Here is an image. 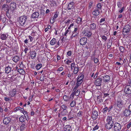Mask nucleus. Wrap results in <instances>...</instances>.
I'll list each match as a JSON object with an SVG mask.
<instances>
[{
	"mask_svg": "<svg viewBox=\"0 0 131 131\" xmlns=\"http://www.w3.org/2000/svg\"><path fill=\"white\" fill-rule=\"evenodd\" d=\"M82 21V18L80 17H78L77 19V23L79 24H80Z\"/></svg>",
	"mask_w": 131,
	"mask_h": 131,
	"instance_id": "f704fd0d",
	"label": "nucleus"
},
{
	"mask_svg": "<svg viewBox=\"0 0 131 131\" xmlns=\"http://www.w3.org/2000/svg\"><path fill=\"white\" fill-rule=\"evenodd\" d=\"M68 98V97L66 95H64L63 97V99L65 101H67Z\"/></svg>",
	"mask_w": 131,
	"mask_h": 131,
	"instance_id": "bf43d9fd",
	"label": "nucleus"
},
{
	"mask_svg": "<svg viewBox=\"0 0 131 131\" xmlns=\"http://www.w3.org/2000/svg\"><path fill=\"white\" fill-rule=\"evenodd\" d=\"M20 121L21 122H25L27 120L25 116H21L19 118Z\"/></svg>",
	"mask_w": 131,
	"mask_h": 131,
	"instance_id": "b1692460",
	"label": "nucleus"
},
{
	"mask_svg": "<svg viewBox=\"0 0 131 131\" xmlns=\"http://www.w3.org/2000/svg\"><path fill=\"white\" fill-rule=\"evenodd\" d=\"M70 34L72 33L71 36L70 37L72 39L73 38L77 37L78 35V33L77 32H72V33L70 32Z\"/></svg>",
	"mask_w": 131,
	"mask_h": 131,
	"instance_id": "a878e982",
	"label": "nucleus"
},
{
	"mask_svg": "<svg viewBox=\"0 0 131 131\" xmlns=\"http://www.w3.org/2000/svg\"><path fill=\"white\" fill-rule=\"evenodd\" d=\"M107 122H110L114 123L113 119H112L111 116H108L107 117L106 119Z\"/></svg>",
	"mask_w": 131,
	"mask_h": 131,
	"instance_id": "4be33fe9",
	"label": "nucleus"
},
{
	"mask_svg": "<svg viewBox=\"0 0 131 131\" xmlns=\"http://www.w3.org/2000/svg\"><path fill=\"white\" fill-rule=\"evenodd\" d=\"M69 30L68 29H67L66 30V32L65 33V36H67V33L69 32Z\"/></svg>",
	"mask_w": 131,
	"mask_h": 131,
	"instance_id": "774afa93",
	"label": "nucleus"
},
{
	"mask_svg": "<svg viewBox=\"0 0 131 131\" xmlns=\"http://www.w3.org/2000/svg\"><path fill=\"white\" fill-rule=\"evenodd\" d=\"M114 123L107 122V123L105 126V127L107 129L109 130L111 129L113 126H114Z\"/></svg>",
	"mask_w": 131,
	"mask_h": 131,
	"instance_id": "4468645a",
	"label": "nucleus"
},
{
	"mask_svg": "<svg viewBox=\"0 0 131 131\" xmlns=\"http://www.w3.org/2000/svg\"><path fill=\"white\" fill-rule=\"evenodd\" d=\"M93 61L95 63H97L99 62V60L96 58H94L93 59Z\"/></svg>",
	"mask_w": 131,
	"mask_h": 131,
	"instance_id": "49530a36",
	"label": "nucleus"
},
{
	"mask_svg": "<svg viewBox=\"0 0 131 131\" xmlns=\"http://www.w3.org/2000/svg\"><path fill=\"white\" fill-rule=\"evenodd\" d=\"M130 28V26L128 25L125 26L124 28L123 32L126 35L128 34Z\"/></svg>",
	"mask_w": 131,
	"mask_h": 131,
	"instance_id": "0eeeda50",
	"label": "nucleus"
},
{
	"mask_svg": "<svg viewBox=\"0 0 131 131\" xmlns=\"http://www.w3.org/2000/svg\"><path fill=\"white\" fill-rule=\"evenodd\" d=\"M105 20V18H101V19L100 21V23H102Z\"/></svg>",
	"mask_w": 131,
	"mask_h": 131,
	"instance_id": "e2e57ef3",
	"label": "nucleus"
},
{
	"mask_svg": "<svg viewBox=\"0 0 131 131\" xmlns=\"http://www.w3.org/2000/svg\"><path fill=\"white\" fill-rule=\"evenodd\" d=\"M76 104V102L75 101H72L70 104V105L71 107H73Z\"/></svg>",
	"mask_w": 131,
	"mask_h": 131,
	"instance_id": "c9c22d12",
	"label": "nucleus"
},
{
	"mask_svg": "<svg viewBox=\"0 0 131 131\" xmlns=\"http://www.w3.org/2000/svg\"><path fill=\"white\" fill-rule=\"evenodd\" d=\"M87 39L86 38L84 37L81 38L80 40V43L81 45H83L87 42Z\"/></svg>",
	"mask_w": 131,
	"mask_h": 131,
	"instance_id": "f8f14e48",
	"label": "nucleus"
},
{
	"mask_svg": "<svg viewBox=\"0 0 131 131\" xmlns=\"http://www.w3.org/2000/svg\"><path fill=\"white\" fill-rule=\"evenodd\" d=\"M124 91L126 94H130L131 93V86L129 85L126 86L124 90Z\"/></svg>",
	"mask_w": 131,
	"mask_h": 131,
	"instance_id": "6e6552de",
	"label": "nucleus"
},
{
	"mask_svg": "<svg viewBox=\"0 0 131 131\" xmlns=\"http://www.w3.org/2000/svg\"><path fill=\"white\" fill-rule=\"evenodd\" d=\"M124 104L122 100L119 99H118L113 105L114 110H121L123 107Z\"/></svg>",
	"mask_w": 131,
	"mask_h": 131,
	"instance_id": "f257e3e1",
	"label": "nucleus"
},
{
	"mask_svg": "<svg viewBox=\"0 0 131 131\" xmlns=\"http://www.w3.org/2000/svg\"><path fill=\"white\" fill-rule=\"evenodd\" d=\"M72 61L71 60H68L66 62V64L67 65H70V63H71Z\"/></svg>",
	"mask_w": 131,
	"mask_h": 131,
	"instance_id": "603ef678",
	"label": "nucleus"
},
{
	"mask_svg": "<svg viewBox=\"0 0 131 131\" xmlns=\"http://www.w3.org/2000/svg\"><path fill=\"white\" fill-rule=\"evenodd\" d=\"M77 67H78L77 65L74 62L71 63V68L72 70H73Z\"/></svg>",
	"mask_w": 131,
	"mask_h": 131,
	"instance_id": "c85d7f7f",
	"label": "nucleus"
},
{
	"mask_svg": "<svg viewBox=\"0 0 131 131\" xmlns=\"http://www.w3.org/2000/svg\"><path fill=\"white\" fill-rule=\"evenodd\" d=\"M109 109L107 107H106L105 108H103V112H106L107 110H108V111Z\"/></svg>",
	"mask_w": 131,
	"mask_h": 131,
	"instance_id": "09e8293b",
	"label": "nucleus"
},
{
	"mask_svg": "<svg viewBox=\"0 0 131 131\" xmlns=\"http://www.w3.org/2000/svg\"><path fill=\"white\" fill-rule=\"evenodd\" d=\"M100 36L102 38V39L105 41H106L107 40V38L105 36L101 35Z\"/></svg>",
	"mask_w": 131,
	"mask_h": 131,
	"instance_id": "c03bdc74",
	"label": "nucleus"
},
{
	"mask_svg": "<svg viewBox=\"0 0 131 131\" xmlns=\"http://www.w3.org/2000/svg\"><path fill=\"white\" fill-rule=\"evenodd\" d=\"M80 85H79V84L76 83V85L74 87L73 89V90L74 91L76 90V89L78 88Z\"/></svg>",
	"mask_w": 131,
	"mask_h": 131,
	"instance_id": "3c124183",
	"label": "nucleus"
},
{
	"mask_svg": "<svg viewBox=\"0 0 131 131\" xmlns=\"http://www.w3.org/2000/svg\"><path fill=\"white\" fill-rule=\"evenodd\" d=\"M131 127V122L130 123L127 125V128H129Z\"/></svg>",
	"mask_w": 131,
	"mask_h": 131,
	"instance_id": "69168bd1",
	"label": "nucleus"
},
{
	"mask_svg": "<svg viewBox=\"0 0 131 131\" xmlns=\"http://www.w3.org/2000/svg\"><path fill=\"white\" fill-rule=\"evenodd\" d=\"M124 8L123 7H122L121 8L120 10L119 11V12L120 13H122L123 10Z\"/></svg>",
	"mask_w": 131,
	"mask_h": 131,
	"instance_id": "338daca9",
	"label": "nucleus"
},
{
	"mask_svg": "<svg viewBox=\"0 0 131 131\" xmlns=\"http://www.w3.org/2000/svg\"><path fill=\"white\" fill-rule=\"evenodd\" d=\"M18 71L19 73H20L24 72V71L22 69H19L18 70Z\"/></svg>",
	"mask_w": 131,
	"mask_h": 131,
	"instance_id": "a18cd8bd",
	"label": "nucleus"
},
{
	"mask_svg": "<svg viewBox=\"0 0 131 131\" xmlns=\"http://www.w3.org/2000/svg\"><path fill=\"white\" fill-rule=\"evenodd\" d=\"M99 126H97V125H96L93 128V130L94 131L98 129L99 128Z\"/></svg>",
	"mask_w": 131,
	"mask_h": 131,
	"instance_id": "864d4df0",
	"label": "nucleus"
},
{
	"mask_svg": "<svg viewBox=\"0 0 131 131\" xmlns=\"http://www.w3.org/2000/svg\"><path fill=\"white\" fill-rule=\"evenodd\" d=\"M3 9L7 13L8 12L9 10H10L9 9L8 6L7 4H4L2 6Z\"/></svg>",
	"mask_w": 131,
	"mask_h": 131,
	"instance_id": "6ab92c4d",
	"label": "nucleus"
},
{
	"mask_svg": "<svg viewBox=\"0 0 131 131\" xmlns=\"http://www.w3.org/2000/svg\"><path fill=\"white\" fill-rule=\"evenodd\" d=\"M27 18V16H21L20 17L18 21L21 26H23L25 25Z\"/></svg>",
	"mask_w": 131,
	"mask_h": 131,
	"instance_id": "f03ea898",
	"label": "nucleus"
},
{
	"mask_svg": "<svg viewBox=\"0 0 131 131\" xmlns=\"http://www.w3.org/2000/svg\"><path fill=\"white\" fill-rule=\"evenodd\" d=\"M98 116V112L95 110H93L91 115L92 118L94 120H95L97 118Z\"/></svg>",
	"mask_w": 131,
	"mask_h": 131,
	"instance_id": "1a4fd4ad",
	"label": "nucleus"
},
{
	"mask_svg": "<svg viewBox=\"0 0 131 131\" xmlns=\"http://www.w3.org/2000/svg\"><path fill=\"white\" fill-rule=\"evenodd\" d=\"M39 16V14L38 12H35L32 14L31 17L33 18H38Z\"/></svg>",
	"mask_w": 131,
	"mask_h": 131,
	"instance_id": "412c9836",
	"label": "nucleus"
},
{
	"mask_svg": "<svg viewBox=\"0 0 131 131\" xmlns=\"http://www.w3.org/2000/svg\"><path fill=\"white\" fill-rule=\"evenodd\" d=\"M90 27L91 29H94L96 28V25L95 24L93 23L91 24Z\"/></svg>",
	"mask_w": 131,
	"mask_h": 131,
	"instance_id": "2f4dec72",
	"label": "nucleus"
},
{
	"mask_svg": "<svg viewBox=\"0 0 131 131\" xmlns=\"http://www.w3.org/2000/svg\"><path fill=\"white\" fill-rule=\"evenodd\" d=\"M28 37L29 39H30V41H32L33 39V38L30 36H28Z\"/></svg>",
	"mask_w": 131,
	"mask_h": 131,
	"instance_id": "13d9d810",
	"label": "nucleus"
},
{
	"mask_svg": "<svg viewBox=\"0 0 131 131\" xmlns=\"http://www.w3.org/2000/svg\"><path fill=\"white\" fill-rule=\"evenodd\" d=\"M61 108L63 110H66L67 108V106L65 105H63L61 106Z\"/></svg>",
	"mask_w": 131,
	"mask_h": 131,
	"instance_id": "a19ab883",
	"label": "nucleus"
},
{
	"mask_svg": "<svg viewBox=\"0 0 131 131\" xmlns=\"http://www.w3.org/2000/svg\"><path fill=\"white\" fill-rule=\"evenodd\" d=\"M37 53L35 51H33L31 52L30 53V58L32 59H35L36 57Z\"/></svg>",
	"mask_w": 131,
	"mask_h": 131,
	"instance_id": "f3484780",
	"label": "nucleus"
},
{
	"mask_svg": "<svg viewBox=\"0 0 131 131\" xmlns=\"http://www.w3.org/2000/svg\"><path fill=\"white\" fill-rule=\"evenodd\" d=\"M63 70V68L62 67H60L58 69V71H61Z\"/></svg>",
	"mask_w": 131,
	"mask_h": 131,
	"instance_id": "052dcab7",
	"label": "nucleus"
},
{
	"mask_svg": "<svg viewBox=\"0 0 131 131\" xmlns=\"http://www.w3.org/2000/svg\"><path fill=\"white\" fill-rule=\"evenodd\" d=\"M11 121V118L9 117H6L3 120V123L5 125L8 124Z\"/></svg>",
	"mask_w": 131,
	"mask_h": 131,
	"instance_id": "ddd939ff",
	"label": "nucleus"
},
{
	"mask_svg": "<svg viewBox=\"0 0 131 131\" xmlns=\"http://www.w3.org/2000/svg\"><path fill=\"white\" fill-rule=\"evenodd\" d=\"M72 54V52L71 51H69L67 52V55L68 56H70Z\"/></svg>",
	"mask_w": 131,
	"mask_h": 131,
	"instance_id": "8fccbe9b",
	"label": "nucleus"
},
{
	"mask_svg": "<svg viewBox=\"0 0 131 131\" xmlns=\"http://www.w3.org/2000/svg\"><path fill=\"white\" fill-rule=\"evenodd\" d=\"M19 59V57L18 56L14 57L13 59V60L15 62H18Z\"/></svg>",
	"mask_w": 131,
	"mask_h": 131,
	"instance_id": "cd10ccee",
	"label": "nucleus"
},
{
	"mask_svg": "<svg viewBox=\"0 0 131 131\" xmlns=\"http://www.w3.org/2000/svg\"><path fill=\"white\" fill-rule=\"evenodd\" d=\"M4 100L6 101H9L10 99L8 97H5L4 98Z\"/></svg>",
	"mask_w": 131,
	"mask_h": 131,
	"instance_id": "0e129e2a",
	"label": "nucleus"
},
{
	"mask_svg": "<svg viewBox=\"0 0 131 131\" xmlns=\"http://www.w3.org/2000/svg\"><path fill=\"white\" fill-rule=\"evenodd\" d=\"M131 112L129 109H125L123 112V115L125 116H128L130 115Z\"/></svg>",
	"mask_w": 131,
	"mask_h": 131,
	"instance_id": "2eb2a0df",
	"label": "nucleus"
},
{
	"mask_svg": "<svg viewBox=\"0 0 131 131\" xmlns=\"http://www.w3.org/2000/svg\"><path fill=\"white\" fill-rule=\"evenodd\" d=\"M59 129H58V131H61V129L62 127V126L61 124L59 125Z\"/></svg>",
	"mask_w": 131,
	"mask_h": 131,
	"instance_id": "de8ad7c7",
	"label": "nucleus"
},
{
	"mask_svg": "<svg viewBox=\"0 0 131 131\" xmlns=\"http://www.w3.org/2000/svg\"><path fill=\"white\" fill-rule=\"evenodd\" d=\"M66 129L65 130H67V131H71L70 129H71V126L69 125H68L66 126Z\"/></svg>",
	"mask_w": 131,
	"mask_h": 131,
	"instance_id": "ea45409f",
	"label": "nucleus"
},
{
	"mask_svg": "<svg viewBox=\"0 0 131 131\" xmlns=\"http://www.w3.org/2000/svg\"><path fill=\"white\" fill-rule=\"evenodd\" d=\"M67 111L66 110H63L61 112V114L62 115H64L67 113Z\"/></svg>",
	"mask_w": 131,
	"mask_h": 131,
	"instance_id": "79ce46f5",
	"label": "nucleus"
},
{
	"mask_svg": "<svg viewBox=\"0 0 131 131\" xmlns=\"http://www.w3.org/2000/svg\"><path fill=\"white\" fill-rule=\"evenodd\" d=\"M31 36L34 37L37 36V35H38V34H37V32L35 31L32 32L31 34Z\"/></svg>",
	"mask_w": 131,
	"mask_h": 131,
	"instance_id": "58836bf2",
	"label": "nucleus"
},
{
	"mask_svg": "<svg viewBox=\"0 0 131 131\" xmlns=\"http://www.w3.org/2000/svg\"><path fill=\"white\" fill-rule=\"evenodd\" d=\"M10 10L11 11H13L16 7V4L14 2L11 3L10 4Z\"/></svg>",
	"mask_w": 131,
	"mask_h": 131,
	"instance_id": "a211bd4d",
	"label": "nucleus"
},
{
	"mask_svg": "<svg viewBox=\"0 0 131 131\" xmlns=\"http://www.w3.org/2000/svg\"><path fill=\"white\" fill-rule=\"evenodd\" d=\"M80 92V91H79V90H77L75 93V95L77 96H78Z\"/></svg>",
	"mask_w": 131,
	"mask_h": 131,
	"instance_id": "4d7b16f0",
	"label": "nucleus"
},
{
	"mask_svg": "<svg viewBox=\"0 0 131 131\" xmlns=\"http://www.w3.org/2000/svg\"><path fill=\"white\" fill-rule=\"evenodd\" d=\"M8 36L7 33H1L0 34V39L2 40H5L7 38Z\"/></svg>",
	"mask_w": 131,
	"mask_h": 131,
	"instance_id": "9d476101",
	"label": "nucleus"
},
{
	"mask_svg": "<svg viewBox=\"0 0 131 131\" xmlns=\"http://www.w3.org/2000/svg\"><path fill=\"white\" fill-rule=\"evenodd\" d=\"M74 96V94H71L70 95L69 97L70 99L71 100H72Z\"/></svg>",
	"mask_w": 131,
	"mask_h": 131,
	"instance_id": "6e6d98bb",
	"label": "nucleus"
},
{
	"mask_svg": "<svg viewBox=\"0 0 131 131\" xmlns=\"http://www.w3.org/2000/svg\"><path fill=\"white\" fill-rule=\"evenodd\" d=\"M25 124H23L21 125L20 127V130L21 131H23L24 130L25 127Z\"/></svg>",
	"mask_w": 131,
	"mask_h": 131,
	"instance_id": "72a5a7b5",
	"label": "nucleus"
},
{
	"mask_svg": "<svg viewBox=\"0 0 131 131\" xmlns=\"http://www.w3.org/2000/svg\"><path fill=\"white\" fill-rule=\"evenodd\" d=\"M16 94V90L14 89L10 91L9 92V95L11 97L14 96Z\"/></svg>",
	"mask_w": 131,
	"mask_h": 131,
	"instance_id": "dca6fc26",
	"label": "nucleus"
},
{
	"mask_svg": "<svg viewBox=\"0 0 131 131\" xmlns=\"http://www.w3.org/2000/svg\"><path fill=\"white\" fill-rule=\"evenodd\" d=\"M102 80L105 82L108 83L109 82L110 80V78L109 76L106 75L101 77Z\"/></svg>",
	"mask_w": 131,
	"mask_h": 131,
	"instance_id": "39448f33",
	"label": "nucleus"
},
{
	"mask_svg": "<svg viewBox=\"0 0 131 131\" xmlns=\"http://www.w3.org/2000/svg\"><path fill=\"white\" fill-rule=\"evenodd\" d=\"M42 67V65L41 64L39 63L36 65V69L37 70H39Z\"/></svg>",
	"mask_w": 131,
	"mask_h": 131,
	"instance_id": "7c9ffc66",
	"label": "nucleus"
},
{
	"mask_svg": "<svg viewBox=\"0 0 131 131\" xmlns=\"http://www.w3.org/2000/svg\"><path fill=\"white\" fill-rule=\"evenodd\" d=\"M119 48L121 52H123L124 51L125 49L124 47H123L120 46L119 47Z\"/></svg>",
	"mask_w": 131,
	"mask_h": 131,
	"instance_id": "37998d69",
	"label": "nucleus"
},
{
	"mask_svg": "<svg viewBox=\"0 0 131 131\" xmlns=\"http://www.w3.org/2000/svg\"><path fill=\"white\" fill-rule=\"evenodd\" d=\"M84 36L88 37H90L92 35V33L88 28H85L82 32Z\"/></svg>",
	"mask_w": 131,
	"mask_h": 131,
	"instance_id": "20e7f679",
	"label": "nucleus"
},
{
	"mask_svg": "<svg viewBox=\"0 0 131 131\" xmlns=\"http://www.w3.org/2000/svg\"><path fill=\"white\" fill-rule=\"evenodd\" d=\"M102 81L101 77L95 80V84L97 86H100L101 85Z\"/></svg>",
	"mask_w": 131,
	"mask_h": 131,
	"instance_id": "423d86ee",
	"label": "nucleus"
},
{
	"mask_svg": "<svg viewBox=\"0 0 131 131\" xmlns=\"http://www.w3.org/2000/svg\"><path fill=\"white\" fill-rule=\"evenodd\" d=\"M84 78V75L83 74L81 75L79 78H78L76 83L80 85L83 81V79Z\"/></svg>",
	"mask_w": 131,
	"mask_h": 131,
	"instance_id": "9b49d317",
	"label": "nucleus"
},
{
	"mask_svg": "<svg viewBox=\"0 0 131 131\" xmlns=\"http://www.w3.org/2000/svg\"><path fill=\"white\" fill-rule=\"evenodd\" d=\"M11 70V68L9 66L6 67L5 69V72L7 73H8L10 72Z\"/></svg>",
	"mask_w": 131,
	"mask_h": 131,
	"instance_id": "bb28decb",
	"label": "nucleus"
},
{
	"mask_svg": "<svg viewBox=\"0 0 131 131\" xmlns=\"http://www.w3.org/2000/svg\"><path fill=\"white\" fill-rule=\"evenodd\" d=\"M74 3L73 2H71L68 4L67 9L68 10H71L73 9L74 8Z\"/></svg>",
	"mask_w": 131,
	"mask_h": 131,
	"instance_id": "aec40b11",
	"label": "nucleus"
},
{
	"mask_svg": "<svg viewBox=\"0 0 131 131\" xmlns=\"http://www.w3.org/2000/svg\"><path fill=\"white\" fill-rule=\"evenodd\" d=\"M100 13V11L98 9L94 10L92 12V14L95 16H97Z\"/></svg>",
	"mask_w": 131,
	"mask_h": 131,
	"instance_id": "5701e85b",
	"label": "nucleus"
},
{
	"mask_svg": "<svg viewBox=\"0 0 131 131\" xmlns=\"http://www.w3.org/2000/svg\"><path fill=\"white\" fill-rule=\"evenodd\" d=\"M103 6V4L101 3H99L97 5V8L99 9H101V8Z\"/></svg>",
	"mask_w": 131,
	"mask_h": 131,
	"instance_id": "e433bc0d",
	"label": "nucleus"
},
{
	"mask_svg": "<svg viewBox=\"0 0 131 131\" xmlns=\"http://www.w3.org/2000/svg\"><path fill=\"white\" fill-rule=\"evenodd\" d=\"M23 110L24 109L23 108L19 107H17L14 109V111L15 112H17L18 111H19L21 113L23 112Z\"/></svg>",
	"mask_w": 131,
	"mask_h": 131,
	"instance_id": "393cba45",
	"label": "nucleus"
},
{
	"mask_svg": "<svg viewBox=\"0 0 131 131\" xmlns=\"http://www.w3.org/2000/svg\"><path fill=\"white\" fill-rule=\"evenodd\" d=\"M73 70V73L75 74H77L79 70V68L78 67Z\"/></svg>",
	"mask_w": 131,
	"mask_h": 131,
	"instance_id": "c756f323",
	"label": "nucleus"
},
{
	"mask_svg": "<svg viewBox=\"0 0 131 131\" xmlns=\"http://www.w3.org/2000/svg\"><path fill=\"white\" fill-rule=\"evenodd\" d=\"M93 4V3L92 2H90V3H89V6L88 8L89 9H90Z\"/></svg>",
	"mask_w": 131,
	"mask_h": 131,
	"instance_id": "5fc2aeb1",
	"label": "nucleus"
},
{
	"mask_svg": "<svg viewBox=\"0 0 131 131\" xmlns=\"http://www.w3.org/2000/svg\"><path fill=\"white\" fill-rule=\"evenodd\" d=\"M121 124L116 123L114 124L113 130L114 131H119L121 129Z\"/></svg>",
	"mask_w": 131,
	"mask_h": 131,
	"instance_id": "7ed1b4c3",
	"label": "nucleus"
},
{
	"mask_svg": "<svg viewBox=\"0 0 131 131\" xmlns=\"http://www.w3.org/2000/svg\"><path fill=\"white\" fill-rule=\"evenodd\" d=\"M56 42V40L55 39L53 38L50 41V43L51 45H54Z\"/></svg>",
	"mask_w": 131,
	"mask_h": 131,
	"instance_id": "473e14b6",
	"label": "nucleus"
},
{
	"mask_svg": "<svg viewBox=\"0 0 131 131\" xmlns=\"http://www.w3.org/2000/svg\"><path fill=\"white\" fill-rule=\"evenodd\" d=\"M83 112L79 111L77 114V116L78 117H81L82 116L83 114Z\"/></svg>",
	"mask_w": 131,
	"mask_h": 131,
	"instance_id": "4c0bfd02",
	"label": "nucleus"
},
{
	"mask_svg": "<svg viewBox=\"0 0 131 131\" xmlns=\"http://www.w3.org/2000/svg\"><path fill=\"white\" fill-rule=\"evenodd\" d=\"M21 113H23L24 115H26V116L28 115L27 112L26 111H24V110H23V112H21Z\"/></svg>",
	"mask_w": 131,
	"mask_h": 131,
	"instance_id": "680f3d73",
	"label": "nucleus"
}]
</instances>
